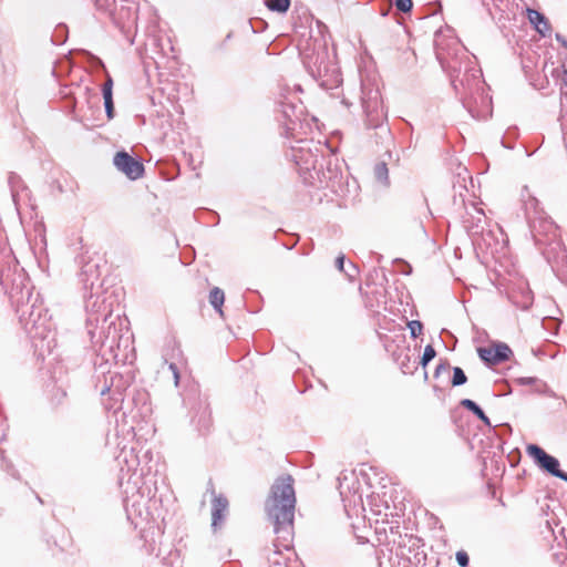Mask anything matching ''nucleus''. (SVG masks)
<instances>
[{
    "label": "nucleus",
    "mask_w": 567,
    "mask_h": 567,
    "mask_svg": "<svg viewBox=\"0 0 567 567\" xmlns=\"http://www.w3.org/2000/svg\"><path fill=\"white\" fill-rule=\"evenodd\" d=\"M267 8L271 11L286 12L290 7V0H265Z\"/></svg>",
    "instance_id": "10"
},
{
    "label": "nucleus",
    "mask_w": 567,
    "mask_h": 567,
    "mask_svg": "<svg viewBox=\"0 0 567 567\" xmlns=\"http://www.w3.org/2000/svg\"><path fill=\"white\" fill-rule=\"evenodd\" d=\"M291 476L280 477L272 486V495L268 502V514L275 520V532L292 534L295 489Z\"/></svg>",
    "instance_id": "1"
},
{
    "label": "nucleus",
    "mask_w": 567,
    "mask_h": 567,
    "mask_svg": "<svg viewBox=\"0 0 567 567\" xmlns=\"http://www.w3.org/2000/svg\"><path fill=\"white\" fill-rule=\"evenodd\" d=\"M104 106H105V112H106L107 118L113 120L114 113H115L113 101L104 102Z\"/></svg>",
    "instance_id": "16"
},
{
    "label": "nucleus",
    "mask_w": 567,
    "mask_h": 567,
    "mask_svg": "<svg viewBox=\"0 0 567 567\" xmlns=\"http://www.w3.org/2000/svg\"><path fill=\"white\" fill-rule=\"evenodd\" d=\"M435 355H436L435 349L431 344L426 346L425 349H424L423 355L421 358L422 367L425 368L427 365V363L432 359H434Z\"/></svg>",
    "instance_id": "12"
},
{
    "label": "nucleus",
    "mask_w": 567,
    "mask_h": 567,
    "mask_svg": "<svg viewBox=\"0 0 567 567\" xmlns=\"http://www.w3.org/2000/svg\"><path fill=\"white\" fill-rule=\"evenodd\" d=\"M527 18L536 31L542 35H547L550 33V23L543 13L534 9H527Z\"/></svg>",
    "instance_id": "6"
},
{
    "label": "nucleus",
    "mask_w": 567,
    "mask_h": 567,
    "mask_svg": "<svg viewBox=\"0 0 567 567\" xmlns=\"http://www.w3.org/2000/svg\"><path fill=\"white\" fill-rule=\"evenodd\" d=\"M461 405L471 412H473L481 421H483L485 424L489 425V420L483 412V410L472 400L470 399H463L461 401Z\"/></svg>",
    "instance_id": "8"
},
{
    "label": "nucleus",
    "mask_w": 567,
    "mask_h": 567,
    "mask_svg": "<svg viewBox=\"0 0 567 567\" xmlns=\"http://www.w3.org/2000/svg\"><path fill=\"white\" fill-rule=\"evenodd\" d=\"M374 176L378 182L386 185L389 183V169L385 163H378L374 167Z\"/></svg>",
    "instance_id": "9"
},
{
    "label": "nucleus",
    "mask_w": 567,
    "mask_h": 567,
    "mask_svg": "<svg viewBox=\"0 0 567 567\" xmlns=\"http://www.w3.org/2000/svg\"><path fill=\"white\" fill-rule=\"evenodd\" d=\"M395 7L399 11L406 13L411 11L413 2L412 0H395Z\"/></svg>",
    "instance_id": "14"
},
{
    "label": "nucleus",
    "mask_w": 567,
    "mask_h": 567,
    "mask_svg": "<svg viewBox=\"0 0 567 567\" xmlns=\"http://www.w3.org/2000/svg\"><path fill=\"white\" fill-rule=\"evenodd\" d=\"M228 501L224 496H216L212 505V525L214 528L220 526L228 511Z\"/></svg>",
    "instance_id": "5"
},
{
    "label": "nucleus",
    "mask_w": 567,
    "mask_h": 567,
    "mask_svg": "<svg viewBox=\"0 0 567 567\" xmlns=\"http://www.w3.org/2000/svg\"><path fill=\"white\" fill-rule=\"evenodd\" d=\"M466 381H467V378H466L464 371L461 368L455 367L453 369L452 385L458 386V385L464 384Z\"/></svg>",
    "instance_id": "11"
},
{
    "label": "nucleus",
    "mask_w": 567,
    "mask_h": 567,
    "mask_svg": "<svg viewBox=\"0 0 567 567\" xmlns=\"http://www.w3.org/2000/svg\"><path fill=\"white\" fill-rule=\"evenodd\" d=\"M102 90H113V80H112L111 75L106 76V80L103 84Z\"/></svg>",
    "instance_id": "19"
},
{
    "label": "nucleus",
    "mask_w": 567,
    "mask_h": 567,
    "mask_svg": "<svg viewBox=\"0 0 567 567\" xmlns=\"http://www.w3.org/2000/svg\"><path fill=\"white\" fill-rule=\"evenodd\" d=\"M113 163L130 179H138L144 174V165L124 151L115 154Z\"/></svg>",
    "instance_id": "3"
},
{
    "label": "nucleus",
    "mask_w": 567,
    "mask_h": 567,
    "mask_svg": "<svg viewBox=\"0 0 567 567\" xmlns=\"http://www.w3.org/2000/svg\"><path fill=\"white\" fill-rule=\"evenodd\" d=\"M527 454L532 456L535 462L548 473L559 478L567 481V474L559 470V463L557 458L547 454L542 447L538 445L529 444L526 447Z\"/></svg>",
    "instance_id": "2"
},
{
    "label": "nucleus",
    "mask_w": 567,
    "mask_h": 567,
    "mask_svg": "<svg viewBox=\"0 0 567 567\" xmlns=\"http://www.w3.org/2000/svg\"><path fill=\"white\" fill-rule=\"evenodd\" d=\"M411 336L416 338L422 333L423 326L420 321L413 320L408 323Z\"/></svg>",
    "instance_id": "13"
},
{
    "label": "nucleus",
    "mask_w": 567,
    "mask_h": 567,
    "mask_svg": "<svg viewBox=\"0 0 567 567\" xmlns=\"http://www.w3.org/2000/svg\"><path fill=\"white\" fill-rule=\"evenodd\" d=\"M224 301H225L224 291L218 287L213 288L209 293V303L215 308V310L221 317L224 316V312H223Z\"/></svg>",
    "instance_id": "7"
},
{
    "label": "nucleus",
    "mask_w": 567,
    "mask_h": 567,
    "mask_svg": "<svg viewBox=\"0 0 567 567\" xmlns=\"http://www.w3.org/2000/svg\"><path fill=\"white\" fill-rule=\"evenodd\" d=\"M104 102L113 101V90H102Z\"/></svg>",
    "instance_id": "17"
},
{
    "label": "nucleus",
    "mask_w": 567,
    "mask_h": 567,
    "mask_svg": "<svg viewBox=\"0 0 567 567\" xmlns=\"http://www.w3.org/2000/svg\"><path fill=\"white\" fill-rule=\"evenodd\" d=\"M336 266L337 268L340 270V271H343V266H344V256L343 255H340L337 257L336 259Z\"/></svg>",
    "instance_id": "18"
},
{
    "label": "nucleus",
    "mask_w": 567,
    "mask_h": 567,
    "mask_svg": "<svg viewBox=\"0 0 567 567\" xmlns=\"http://www.w3.org/2000/svg\"><path fill=\"white\" fill-rule=\"evenodd\" d=\"M456 560L461 567L468 566V555L464 550H458L456 553Z\"/></svg>",
    "instance_id": "15"
},
{
    "label": "nucleus",
    "mask_w": 567,
    "mask_h": 567,
    "mask_svg": "<svg viewBox=\"0 0 567 567\" xmlns=\"http://www.w3.org/2000/svg\"><path fill=\"white\" fill-rule=\"evenodd\" d=\"M169 369L173 371L174 377H175V382L177 383L179 375H178V371H177L176 365L174 363H171L169 364Z\"/></svg>",
    "instance_id": "20"
},
{
    "label": "nucleus",
    "mask_w": 567,
    "mask_h": 567,
    "mask_svg": "<svg viewBox=\"0 0 567 567\" xmlns=\"http://www.w3.org/2000/svg\"><path fill=\"white\" fill-rule=\"evenodd\" d=\"M406 363L405 362H402V368H406Z\"/></svg>",
    "instance_id": "21"
},
{
    "label": "nucleus",
    "mask_w": 567,
    "mask_h": 567,
    "mask_svg": "<svg viewBox=\"0 0 567 567\" xmlns=\"http://www.w3.org/2000/svg\"><path fill=\"white\" fill-rule=\"evenodd\" d=\"M480 358L488 364H499L509 359L512 350L506 343H496L477 349Z\"/></svg>",
    "instance_id": "4"
}]
</instances>
